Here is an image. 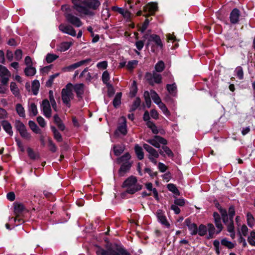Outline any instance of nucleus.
<instances>
[{"instance_id": "41", "label": "nucleus", "mask_w": 255, "mask_h": 255, "mask_svg": "<svg viewBox=\"0 0 255 255\" xmlns=\"http://www.w3.org/2000/svg\"><path fill=\"white\" fill-rule=\"evenodd\" d=\"M247 224L248 226L251 228H253L255 224V220L254 217L252 215V214L248 213L247 215Z\"/></svg>"}, {"instance_id": "4", "label": "nucleus", "mask_w": 255, "mask_h": 255, "mask_svg": "<svg viewBox=\"0 0 255 255\" xmlns=\"http://www.w3.org/2000/svg\"><path fill=\"white\" fill-rule=\"evenodd\" d=\"M74 8L78 12L80 15L84 14L93 16L95 13L86 7L85 0H72Z\"/></svg>"}, {"instance_id": "7", "label": "nucleus", "mask_w": 255, "mask_h": 255, "mask_svg": "<svg viewBox=\"0 0 255 255\" xmlns=\"http://www.w3.org/2000/svg\"><path fill=\"white\" fill-rule=\"evenodd\" d=\"M146 141L157 148H160V144L166 145L167 143V141L165 138L158 135H155L153 138L148 139Z\"/></svg>"}, {"instance_id": "53", "label": "nucleus", "mask_w": 255, "mask_h": 255, "mask_svg": "<svg viewBox=\"0 0 255 255\" xmlns=\"http://www.w3.org/2000/svg\"><path fill=\"white\" fill-rule=\"evenodd\" d=\"M117 11L122 14L125 18H128L130 17V13L127 10L123 8L117 7Z\"/></svg>"}, {"instance_id": "27", "label": "nucleus", "mask_w": 255, "mask_h": 255, "mask_svg": "<svg viewBox=\"0 0 255 255\" xmlns=\"http://www.w3.org/2000/svg\"><path fill=\"white\" fill-rule=\"evenodd\" d=\"M162 148L163 150H159V154L160 155L164 156L165 154H164V153L165 152L169 157H173L174 154L168 147L166 146H163Z\"/></svg>"}, {"instance_id": "59", "label": "nucleus", "mask_w": 255, "mask_h": 255, "mask_svg": "<svg viewBox=\"0 0 255 255\" xmlns=\"http://www.w3.org/2000/svg\"><path fill=\"white\" fill-rule=\"evenodd\" d=\"M140 100L139 98H137L134 101L131 108V111L135 110L140 105Z\"/></svg>"}, {"instance_id": "26", "label": "nucleus", "mask_w": 255, "mask_h": 255, "mask_svg": "<svg viewBox=\"0 0 255 255\" xmlns=\"http://www.w3.org/2000/svg\"><path fill=\"white\" fill-rule=\"evenodd\" d=\"M207 231H208V236L207 238L208 239H212L214 238V235L215 234H216V232L215 231V228L214 226L212 224H208L207 225Z\"/></svg>"}, {"instance_id": "10", "label": "nucleus", "mask_w": 255, "mask_h": 255, "mask_svg": "<svg viewBox=\"0 0 255 255\" xmlns=\"http://www.w3.org/2000/svg\"><path fill=\"white\" fill-rule=\"evenodd\" d=\"M66 20L71 24L77 27H79L82 25V22L80 19L71 13H67L65 14Z\"/></svg>"}, {"instance_id": "37", "label": "nucleus", "mask_w": 255, "mask_h": 255, "mask_svg": "<svg viewBox=\"0 0 255 255\" xmlns=\"http://www.w3.org/2000/svg\"><path fill=\"white\" fill-rule=\"evenodd\" d=\"M40 87V84L38 80H34L32 83V92L34 95H36L38 94L39 88Z\"/></svg>"}, {"instance_id": "33", "label": "nucleus", "mask_w": 255, "mask_h": 255, "mask_svg": "<svg viewBox=\"0 0 255 255\" xmlns=\"http://www.w3.org/2000/svg\"><path fill=\"white\" fill-rule=\"evenodd\" d=\"M49 103H50L51 106L55 111H57V104L53 96V93L52 91L49 92Z\"/></svg>"}, {"instance_id": "21", "label": "nucleus", "mask_w": 255, "mask_h": 255, "mask_svg": "<svg viewBox=\"0 0 255 255\" xmlns=\"http://www.w3.org/2000/svg\"><path fill=\"white\" fill-rule=\"evenodd\" d=\"M240 15V11L237 8H234L230 14V20L231 23L235 24L239 21V16Z\"/></svg>"}, {"instance_id": "23", "label": "nucleus", "mask_w": 255, "mask_h": 255, "mask_svg": "<svg viewBox=\"0 0 255 255\" xmlns=\"http://www.w3.org/2000/svg\"><path fill=\"white\" fill-rule=\"evenodd\" d=\"M71 42H63L60 43L57 48V50L60 52H64L67 50L72 45Z\"/></svg>"}, {"instance_id": "38", "label": "nucleus", "mask_w": 255, "mask_h": 255, "mask_svg": "<svg viewBox=\"0 0 255 255\" xmlns=\"http://www.w3.org/2000/svg\"><path fill=\"white\" fill-rule=\"evenodd\" d=\"M36 69L32 66H27L24 70L25 74L27 76H32L36 73Z\"/></svg>"}, {"instance_id": "61", "label": "nucleus", "mask_w": 255, "mask_h": 255, "mask_svg": "<svg viewBox=\"0 0 255 255\" xmlns=\"http://www.w3.org/2000/svg\"><path fill=\"white\" fill-rule=\"evenodd\" d=\"M97 67L100 69H105L108 67V62L107 61L99 62L97 64Z\"/></svg>"}, {"instance_id": "36", "label": "nucleus", "mask_w": 255, "mask_h": 255, "mask_svg": "<svg viewBox=\"0 0 255 255\" xmlns=\"http://www.w3.org/2000/svg\"><path fill=\"white\" fill-rule=\"evenodd\" d=\"M29 126L30 129L36 133H41V130L36 125L34 122L29 121L28 122Z\"/></svg>"}, {"instance_id": "50", "label": "nucleus", "mask_w": 255, "mask_h": 255, "mask_svg": "<svg viewBox=\"0 0 255 255\" xmlns=\"http://www.w3.org/2000/svg\"><path fill=\"white\" fill-rule=\"evenodd\" d=\"M150 93L148 91H145L144 93V98L145 104L147 108H150L151 104V101L150 97Z\"/></svg>"}, {"instance_id": "56", "label": "nucleus", "mask_w": 255, "mask_h": 255, "mask_svg": "<svg viewBox=\"0 0 255 255\" xmlns=\"http://www.w3.org/2000/svg\"><path fill=\"white\" fill-rule=\"evenodd\" d=\"M219 210L221 214L223 222L225 224H226L227 222H228V217L227 211L225 209L222 208H220Z\"/></svg>"}, {"instance_id": "16", "label": "nucleus", "mask_w": 255, "mask_h": 255, "mask_svg": "<svg viewBox=\"0 0 255 255\" xmlns=\"http://www.w3.org/2000/svg\"><path fill=\"white\" fill-rule=\"evenodd\" d=\"M156 216L159 222H160L162 225H165L167 228H169L170 224L167 222L166 218L162 210H158L157 211Z\"/></svg>"}, {"instance_id": "18", "label": "nucleus", "mask_w": 255, "mask_h": 255, "mask_svg": "<svg viewBox=\"0 0 255 255\" xmlns=\"http://www.w3.org/2000/svg\"><path fill=\"white\" fill-rule=\"evenodd\" d=\"M132 165V162H126V164H122L119 170V175L123 176L125 174L129 171Z\"/></svg>"}, {"instance_id": "22", "label": "nucleus", "mask_w": 255, "mask_h": 255, "mask_svg": "<svg viewBox=\"0 0 255 255\" xmlns=\"http://www.w3.org/2000/svg\"><path fill=\"white\" fill-rule=\"evenodd\" d=\"M131 156L129 153L127 152L123 156L117 158V162L119 164H126V162H131L130 159Z\"/></svg>"}, {"instance_id": "40", "label": "nucleus", "mask_w": 255, "mask_h": 255, "mask_svg": "<svg viewBox=\"0 0 255 255\" xmlns=\"http://www.w3.org/2000/svg\"><path fill=\"white\" fill-rule=\"evenodd\" d=\"M10 91L15 96L17 97L19 96V89L15 83L11 82L10 83Z\"/></svg>"}, {"instance_id": "29", "label": "nucleus", "mask_w": 255, "mask_h": 255, "mask_svg": "<svg viewBox=\"0 0 255 255\" xmlns=\"http://www.w3.org/2000/svg\"><path fill=\"white\" fill-rule=\"evenodd\" d=\"M28 112L30 116H35L37 115L38 113L37 108L36 105L34 103H31L29 104Z\"/></svg>"}, {"instance_id": "57", "label": "nucleus", "mask_w": 255, "mask_h": 255, "mask_svg": "<svg viewBox=\"0 0 255 255\" xmlns=\"http://www.w3.org/2000/svg\"><path fill=\"white\" fill-rule=\"evenodd\" d=\"M215 223L218 230L216 232V234H218L221 232L223 229V226L221 223V219L219 220H215Z\"/></svg>"}, {"instance_id": "60", "label": "nucleus", "mask_w": 255, "mask_h": 255, "mask_svg": "<svg viewBox=\"0 0 255 255\" xmlns=\"http://www.w3.org/2000/svg\"><path fill=\"white\" fill-rule=\"evenodd\" d=\"M138 61L136 60H132L128 62L127 67L128 69L132 70L134 67L137 65Z\"/></svg>"}, {"instance_id": "49", "label": "nucleus", "mask_w": 255, "mask_h": 255, "mask_svg": "<svg viewBox=\"0 0 255 255\" xmlns=\"http://www.w3.org/2000/svg\"><path fill=\"white\" fill-rule=\"evenodd\" d=\"M168 189L173 193L174 194L176 195H179L180 192L178 189L177 188L176 186L173 184H168L167 185Z\"/></svg>"}, {"instance_id": "19", "label": "nucleus", "mask_w": 255, "mask_h": 255, "mask_svg": "<svg viewBox=\"0 0 255 255\" xmlns=\"http://www.w3.org/2000/svg\"><path fill=\"white\" fill-rule=\"evenodd\" d=\"M121 122L118 127V130L123 134H126L127 132V121L126 119L124 117H122L120 119Z\"/></svg>"}, {"instance_id": "64", "label": "nucleus", "mask_w": 255, "mask_h": 255, "mask_svg": "<svg viewBox=\"0 0 255 255\" xmlns=\"http://www.w3.org/2000/svg\"><path fill=\"white\" fill-rule=\"evenodd\" d=\"M37 122L39 125L42 128H44L46 126L44 119L41 116H39L37 118Z\"/></svg>"}, {"instance_id": "54", "label": "nucleus", "mask_w": 255, "mask_h": 255, "mask_svg": "<svg viewBox=\"0 0 255 255\" xmlns=\"http://www.w3.org/2000/svg\"><path fill=\"white\" fill-rule=\"evenodd\" d=\"M221 244L225 247H227L229 249H233L234 248V244L231 242L227 240V239H223L221 240Z\"/></svg>"}, {"instance_id": "51", "label": "nucleus", "mask_w": 255, "mask_h": 255, "mask_svg": "<svg viewBox=\"0 0 255 255\" xmlns=\"http://www.w3.org/2000/svg\"><path fill=\"white\" fill-rule=\"evenodd\" d=\"M248 242L250 245L255 247V232L252 231L250 233L248 238Z\"/></svg>"}, {"instance_id": "3", "label": "nucleus", "mask_w": 255, "mask_h": 255, "mask_svg": "<svg viewBox=\"0 0 255 255\" xmlns=\"http://www.w3.org/2000/svg\"><path fill=\"white\" fill-rule=\"evenodd\" d=\"M61 98L63 103L68 108L70 107V101L74 98L73 85L68 83L61 92Z\"/></svg>"}, {"instance_id": "63", "label": "nucleus", "mask_w": 255, "mask_h": 255, "mask_svg": "<svg viewBox=\"0 0 255 255\" xmlns=\"http://www.w3.org/2000/svg\"><path fill=\"white\" fill-rule=\"evenodd\" d=\"M149 20L148 19H146L143 23L141 27L139 28V30L142 32L143 33L145 30L147 29L148 25L149 24Z\"/></svg>"}, {"instance_id": "48", "label": "nucleus", "mask_w": 255, "mask_h": 255, "mask_svg": "<svg viewBox=\"0 0 255 255\" xmlns=\"http://www.w3.org/2000/svg\"><path fill=\"white\" fill-rule=\"evenodd\" d=\"M27 152L28 155L30 159L35 160L38 158V155L36 153L34 152L33 149L31 148L28 147L27 149Z\"/></svg>"}, {"instance_id": "13", "label": "nucleus", "mask_w": 255, "mask_h": 255, "mask_svg": "<svg viewBox=\"0 0 255 255\" xmlns=\"http://www.w3.org/2000/svg\"><path fill=\"white\" fill-rule=\"evenodd\" d=\"M157 8V4L154 2H150L147 4L143 8L144 12L146 14L144 15H152L154 13Z\"/></svg>"}, {"instance_id": "47", "label": "nucleus", "mask_w": 255, "mask_h": 255, "mask_svg": "<svg viewBox=\"0 0 255 255\" xmlns=\"http://www.w3.org/2000/svg\"><path fill=\"white\" fill-rule=\"evenodd\" d=\"M58 56L52 53H48L46 56L45 60L48 63H50L57 59Z\"/></svg>"}, {"instance_id": "52", "label": "nucleus", "mask_w": 255, "mask_h": 255, "mask_svg": "<svg viewBox=\"0 0 255 255\" xmlns=\"http://www.w3.org/2000/svg\"><path fill=\"white\" fill-rule=\"evenodd\" d=\"M235 72L236 73L237 77L239 79H243L244 72L242 67H241V66L237 67L235 70Z\"/></svg>"}, {"instance_id": "9", "label": "nucleus", "mask_w": 255, "mask_h": 255, "mask_svg": "<svg viewBox=\"0 0 255 255\" xmlns=\"http://www.w3.org/2000/svg\"><path fill=\"white\" fill-rule=\"evenodd\" d=\"M11 74L8 70L4 66L0 65V77L1 83L7 84Z\"/></svg>"}, {"instance_id": "45", "label": "nucleus", "mask_w": 255, "mask_h": 255, "mask_svg": "<svg viewBox=\"0 0 255 255\" xmlns=\"http://www.w3.org/2000/svg\"><path fill=\"white\" fill-rule=\"evenodd\" d=\"M165 68L164 63L162 61L158 62L155 65V70L156 72H161Z\"/></svg>"}, {"instance_id": "2", "label": "nucleus", "mask_w": 255, "mask_h": 255, "mask_svg": "<svg viewBox=\"0 0 255 255\" xmlns=\"http://www.w3.org/2000/svg\"><path fill=\"white\" fill-rule=\"evenodd\" d=\"M96 253L97 255H131L125 248L122 247L116 249L110 248L105 250L98 247Z\"/></svg>"}, {"instance_id": "58", "label": "nucleus", "mask_w": 255, "mask_h": 255, "mask_svg": "<svg viewBox=\"0 0 255 255\" xmlns=\"http://www.w3.org/2000/svg\"><path fill=\"white\" fill-rule=\"evenodd\" d=\"M225 224L227 225V229L229 232H233L234 231L233 220L228 219V222Z\"/></svg>"}, {"instance_id": "15", "label": "nucleus", "mask_w": 255, "mask_h": 255, "mask_svg": "<svg viewBox=\"0 0 255 255\" xmlns=\"http://www.w3.org/2000/svg\"><path fill=\"white\" fill-rule=\"evenodd\" d=\"M85 3L86 7L89 8V9L96 10L101 5V2L99 0H85Z\"/></svg>"}, {"instance_id": "6", "label": "nucleus", "mask_w": 255, "mask_h": 255, "mask_svg": "<svg viewBox=\"0 0 255 255\" xmlns=\"http://www.w3.org/2000/svg\"><path fill=\"white\" fill-rule=\"evenodd\" d=\"M146 80L150 85L153 86L155 83L159 84L162 82V77L161 74L153 71L152 74L147 73L145 75Z\"/></svg>"}, {"instance_id": "11", "label": "nucleus", "mask_w": 255, "mask_h": 255, "mask_svg": "<svg viewBox=\"0 0 255 255\" xmlns=\"http://www.w3.org/2000/svg\"><path fill=\"white\" fill-rule=\"evenodd\" d=\"M59 29L63 33L69 34L72 36H75L76 35L75 29L72 26L69 25L61 24L59 26Z\"/></svg>"}, {"instance_id": "43", "label": "nucleus", "mask_w": 255, "mask_h": 255, "mask_svg": "<svg viewBox=\"0 0 255 255\" xmlns=\"http://www.w3.org/2000/svg\"><path fill=\"white\" fill-rule=\"evenodd\" d=\"M207 227L205 225L203 224H201L199 226V228H198L197 234H198V235H200V236H205L207 234Z\"/></svg>"}, {"instance_id": "14", "label": "nucleus", "mask_w": 255, "mask_h": 255, "mask_svg": "<svg viewBox=\"0 0 255 255\" xmlns=\"http://www.w3.org/2000/svg\"><path fill=\"white\" fill-rule=\"evenodd\" d=\"M185 223L188 227L190 234L192 236L196 235L198 233V227L196 224L192 223L191 220L189 218H187L185 220Z\"/></svg>"}, {"instance_id": "46", "label": "nucleus", "mask_w": 255, "mask_h": 255, "mask_svg": "<svg viewBox=\"0 0 255 255\" xmlns=\"http://www.w3.org/2000/svg\"><path fill=\"white\" fill-rule=\"evenodd\" d=\"M122 97V93H118L116 94L114 100H113V105L115 108H117L118 106H119L121 103V100Z\"/></svg>"}, {"instance_id": "39", "label": "nucleus", "mask_w": 255, "mask_h": 255, "mask_svg": "<svg viewBox=\"0 0 255 255\" xmlns=\"http://www.w3.org/2000/svg\"><path fill=\"white\" fill-rule=\"evenodd\" d=\"M150 93L153 102L156 105L161 102L160 98L155 91L151 90Z\"/></svg>"}, {"instance_id": "5", "label": "nucleus", "mask_w": 255, "mask_h": 255, "mask_svg": "<svg viewBox=\"0 0 255 255\" xmlns=\"http://www.w3.org/2000/svg\"><path fill=\"white\" fill-rule=\"evenodd\" d=\"M144 149L147 152V155L149 160L154 165L157 163V158L159 157V152L148 144L144 143L143 145Z\"/></svg>"}, {"instance_id": "1", "label": "nucleus", "mask_w": 255, "mask_h": 255, "mask_svg": "<svg viewBox=\"0 0 255 255\" xmlns=\"http://www.w3.org/2000/svg\"><path fill=\"white\" fill-rule=\"evenodd\" d=\"M123 186L126 188L128 193L133 194L142 188L141 185L137 183L135 177L131 176L127 178L123 183Z\"/></svg>"}, {"instance_id": "8", "label": "nucleus", "mask_w": 255, "mask_h": 255, "mask_svg": "<svg viewBox=\"0 0 255 255\" xmlns=\"http://www.w3.org/2000/svg\"><path fill=\"white\" fill-rule=\"evenodd\" d=\"M41 110L43 112V115L47 118H50L51 116V109L50 104L48 100H43L40 105Z\"/></svg>"}, {"instance_id": "44", "label": "nucleus", "mask_w": 255, "mask_h": 255, "mask_svg": "<svg viewBox=\"0 0 255 255\" xmlns=\"http://www.w3.org/2000/svg\"><path fill=\"white\" fill-rule=\"evenodd\" d=\"M158 107L161 110L163 113L166 116H168L170 115V112L168 111L165 105L162 102L157 104Z\"/></svg>"}, {"instance_id": "62", "label": "nucleus", "mask_w": 255, "mask_h": 255, "mask_svg": "<svg viewBox=\"0 0 255 255\" xmlns=\"http://www.w3.org/2000/svg\"><path fill=\"white\" fill-rule=\"evenodd\" d=\"M174 203L177 206H183L185 204V200L183 198H176Z\"/></svg>"}, {"instance_id": "20", "label": "nucleus", "mask_w": 255, "mask_h": 255, "mask_svg": "<svg viewBox=\"0 0 255 255\" xmlns=\"http://www.w3.org/2000/svg\"><path fill=\"white\" fill-rule=\"evenodd\" d=\"M148 45L149 44L150 42H154L155 44L159 47L160 48H162L163 47V44L161 41V40L160 38V37L156 34H152L150 35L149 39H148Z\"/></svg>"}, {"instance_id": "17", "label": "nucleus", "mask_w": 255, "mask_h": 255, "mask_svg": "<svg viewBox=\"0 0 255 255\" xmlns=\"http://www.w3.org/2000/svg\"><path fill=\"white\" fill-rule=\"evenodd\" d=\"M73 90L76 93L78 98H81L84 91V85L82 83L73 85Z\"/></svg>"}, {"instance_id": "42", "label": "nucleus", "mask_w": 255, "mask_h": 255, "mask_svg": "<svg viewBox=\"0 0 255 255\" xmlns=\"http://www.w3.org/2000/svg\"><path fill=\"white\" fill-rule=\"evenodd\" d=\"M24 209L23 204L20 203H15L14 204V212L15 214L18 215L21 213Z\"/></svg>"}, {"instance_id": "35", "label": "nucleus", "mask_w": 255, "mask_h": 255, "mask_svg": "<svg viewBox=\"0 0 255 255\" xmlns=\"http://www.w3.org/2000/svg\"><path fill=\"white\" fill-rule=\"evenodd\" d=\"M51 129L53 132L54 138L58 142H60L62 140V138L61 134L56 129L55 127L53 126L51 127Z\"/></svg>"}, {"instance_id": "55", "label": "nucleus", "mask_w": 255, "mask_h": 255, "mask_svg": "<svg viewBox=\"0 0 255 255\" xmlns=\"http://www.w3.org/2000/svg\"><path fill=\"white\" fill-rule=\"evenodd\" d=\"M146 188L149 191H152L155 198L158 197V192L157 190L154 188H152V184L151 183H147L145 185Z\"/></svg>"}, {"instance_id": "34", "label": "nucleus", "mask_w": 255, "mask_h": 255, "mask_svg": "<svg viewBox=\"0 0 255 255\" xmlns=\"http://www.w3.org/2000/svg\"><path fill=\"white\" fill-rule=\"evenodd\" d=\"M16 111L17 114L22 118L25 117V110L20 104H17L15 106Z\"/></svg>"}, {"instance_id": "31", "label": "nucleus", "mask_w": 255, "mask_h": 255, "mask_svg": "<svg viewBox=\"0 0 255 255\" xmlns=\"http://www.w3.org/2000/svg\"><path fill=\"white\" fill-rule=\"evenodd\" d=\"M2 127L4 130L10 135H12L13 131L12 130V127L9 123L7 121H3L2 123Z\"/></svg>"}, {"instance_id": "12", "label": "nucleus", "mask_w": 255, "mask_h": 255, "mask_svg": "<svg viewBox=\"0 0 255 255\" xmlns=\"http://www.w3.org/2000/svg\"><path fill=\"white\" fill-rule=\"evenodd\" d=\"M91 61L90 58L86 59L83 60H81L77 63H74L72 65H70L68 66H67L63 68V71H70L74 69H75L79 67L84 65L88 62H90Z\"/></svg>"}, {"instance_id": "25", "label": "nucleus", "mask_w": 255, "mask_h": 255, "mask_svg": "<svg viewBox=\"0 0 255 255\" xmlns=\"http://www.w3.org/2000/svg\"><path fill=\"white\" fill-rule=\"evenodd\" d=\"M134 150L138 159L139 160L143 159L144 158V153L142 147L138 144H136L134 147Z\"/></svg>"}, {"instance_id": "28", "label": "nucleus", "mask_w": 255, "mask_h": 255, "mask_svg": "<svg viewBox=\"0 0 255 255\" xmlns=\"http://www.w3.org/2000/svg\"><path fill=\"white\" fill-rule=\"evenodd\" d=\"M114 154L119 156L122 154L125 150V146L123 144L116 145L113 146Z\"/></svg>"}, {"instance_id": "24", "label": "nucleus", "mask_w": 255, "mask_h": 255, "mask_svg": "<svg viewBox=\"0 0 255 255\" xmlns=\"http://www.w3.org/2000/svg\"><path fill=\"white\" fill-rule=\"evenodd\" d=\"M102 79L104 84H105L109 88H112L111 84H110L109 81L110 80V75L107 71L103 72L102 76Z\"/></svg>"}, {"instance_id": "30", "label": "nucleus", "mask_w": 255, "mask_h": 255, "mask_svg": "<svg viewBox=\"0 0 255 255\" xmlns=\"http://www.w3.org/2000/svg\"><path fill=\"white\" fill-rule=\"evenodd\" d=\"M166 89L168 93L172 96H175L177 93V86L175 83L172 84H167Z\"/></svg>"}, {"instance_id": "32", "label": "nucleus", "mask_w": 255, "mask_h": 255, "mask_svg": "<svg viewBox=\"0 0 255 255\" xmlns=\"http://www.w3.org/2000/svg\"><path fill=\"white\" fill-rule=\"evenodd\" d=\"M88 68H86L81 72L80 75V77H84L87 81H90L92 79V77L90 73L88 72Z\"/></svg>"}]
</instances>
